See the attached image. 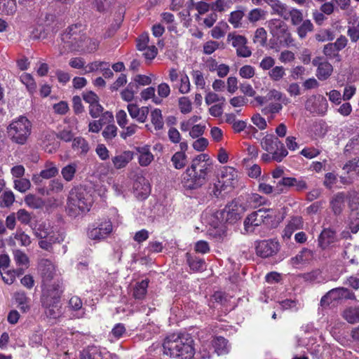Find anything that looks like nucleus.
<instances>
[{
    "label": "nucleus",
    "instance_id": "nucleus-58",
    "mask_svg": "<svg viewBox=\"0 0 359 359\" xmlns=\"http://www.w3.org/2000/svg\"><path fill=\"white\" fill-rule=\"evenodd\" d=\"M267 40V34L264 28L259 27L257 29L253 38V42L259 44L261 46H264Z\"/></svg>",
    "mask_w": 359,
    "mask_h": 359
},
{
    "label": "nucleus",
    "instance_id": "nucleus-15",
    "mask_svg": "<svg viewBox=\"0 0 359 359\" xmlns=\"http://www.w3.org/2000/svg\"><path fill=\"white\" fill-rule=\"evenodd\" d=\"M220 212L226 224H233L241 218L243 208L237 202L231 201Z\"/></svg>",
    "mask_w": 359,
    "mask_h": 359
},
{
    "label": "nucleus",
    "instance_id": "nucleus-21",
    "mask_svg": "<svg viewBox=\"0 0 359 359\" xmlns=\"http://www.w3.org/2000/svg\"><path fill=\"white\" fill-rule=\"evenodd\" d=\"M128 113L132 118L137 120L139 123H144L149 114V108L142 107L139 108L137 104H129L127 106Z\"/></svg>",
    "mask_w": 359,
    "mask_h": 359
},
{
    "label": "nucleus",
    "instance_id": "nucleus-43",
    "mask_svg": "<svg viewBox=\"0 0 359 359\" xmlns=\"http://www.w3.org/2000/svg\"><path fill=\"white\" fill-rule=\"evenodd\" d=\"M273 10V13L277 14L285 20H288L287 16V6L283 4L279 0H276V2L271 6Z\"/></svg>",
    "mask_w": 359,
    "mask_h": 359
},
{
    "label": "nucleus",
    "instance_id": "nucleus-64",
    "mask_svg": "<svg viewBox=\"0 0 359 359\" xmlns=\"http://www.w3.org/2000/svg\"><path fill=\"white\" fill-rule=\"evenodd\" d=\"M188 264L190 268L195 271H202L204 269L205 262L201 258H191L190 257L187 259Z\"/></svg>",
    "mask_w": 359,
    "mask_h": 359
},
{
    "label": "nucleus",
    "instance_id": "nucleus-53",
    "mask_svg": "<svg viewBox=\"0 0 359 359\" xmlns=\"http://www.w3.org/2000/svg\"><path fill=\"white\" fill-rule=\"evenodd\" d=\"M198 20H202V25L206 28H211L218 20V15L213 11H211L205 18L197 17Z\"/></svg>",
    "mask_w": 359,
    "mask_h": 359
},
{
    "label": "nucleus",
    "instance_id": "nucleus-23",
    "mask_svg": "<svg viewBox=\"0 0 359 359\" xmlns=\"http://www.w3.org/2000/svg\"><path fill=\"white\" fill-rule=\"evenodd\" d=\"M134 154L131 151H123L111 158L112 163L116 169L126 168L133 159Z\"/></svg>",
    "mask_w": 359,
    "mask_h": 359
},
{
    "label": "nucleus",
    "instance_id": "nucleus-29",
    "mask_svg": "<svg viewBox=\"0 0 359 359\" xmlns=\"http://www.w3.org/2000/svg\"><path fill=\"white\" fill-rule=\"evenodd\" d=\"M41 273L44 279H51L55 273V266L48 259H41L39 264Z\"/></svg>",
    "mask_w": 359,
    "mask_h": 359
},
{
    "label": "nucleus",
    "instance_id": "nucleus-37",
    "mask_svg": "<svg viewBox=\"0 0 359 359\" xmlns=\"http://www.w3.org/2000/svg\"><path fill=\"white\" fill-rule=\"evenodd\" d=\"M245 15L244 11L242 10H236L231 12L228 18L229 22L235 29L242 27V20Z\"/></svg>",
    "mask_w": 359,
    "mask_h": 359
},
{
    "label": "nucleus",
    "instance_id": "nucleus-39",
    "mask_svg": "<svg viewBox=\"0 0 359 359\" xmlns=\"http://www.w3.org/2000/svg\"><path fill=\"white\" fill-rule=\"evenodd\" d=\"M313 25L310 20H304L297 28V33L301 39H305L308 33L313 31Z\"/></svg>",
    "mask_w": 359,
    "mask_h": 359
},
{
    "label": "nucleus",
    "instance_id": "nucleus-7",
    "mask_svg": "<svg viewBox=\"0 0 359 359\" xmlns=\"http://www.w3.org/2000/svg\"><path fill=\"white\" fill-rule=\"evenodd\" d=\"M32 123L25 116H20L8 127V133L13 142L18 144L26 143L31 134Z\"/></svg>",
    "mask_w": 359,
    "mask_h": 359
},
{
    "label": "nucleus",
    "instance_id": "nucleus-46",
    "mask_svg": "<svg viewBox=\"0 0 359 359\" xmlns=\"http://www.w3.org/2000/svg\"><path fill=\"white\" fill-rule=\"evenodd\" d=\"M266 12L262 8H254L248 14V20L252 23H255L261 20H264Z\"/></svg>",
    "mask_w": 359,
    "mask_h": 359
},
{
    "label": "nucleus",
    "instance_id": "nucleus-50",
    "mask_svg": "<svg viewBox=\"0 0 359 359\" xmlns=\"http://www.w3.org/2000/svg\"><path fill=\"white\" fill-rule=\"evenodd\" d=\"M137 92V86L136 83H130L127 88L123 90L121 93V97L126 102H130L134 98V95Z\"/></svg>",
    "mask_w": 359,
    "mask_h": 359
},
{
    "label": "nucleus",
    "instance_id": "nucleus-56",
    "mask_svg": "<svg viewBox=\"0 0 359 359\" xmlns=\"http://www.w3.org/2000/svg\"><path fill=\"white\" fill-rule=\"evenodd\" d=\"M20 81L25 84L30 93L35 91L36 88V84L31 74L27 73H23L20 76Z\"/></svg>",
    "mask_w": 359,
    "mask_h": 359
},
{
    "label": "nucleus",
    "instance_id": "nucleus-13",
    "mask_svg": "<svg viewBox=\"0 0 359 359\" xmlns=\"http://www.w3.org/2000/svg\"><path fill=\"white\" fill-rule=\"evenodd\" d=\"M328 107L326 98L320 95H313L307 98L305 108L311 113L324 115Z\"/></svg>",
    "mask_w": 359,
    "mask_h": 359
},
{
    "label": "nucleus",
    "instance_id": "nucleus-11",
    "mask_svg": "<svg viewBox=\"0 0 359 359\" xmlns=\"http://www.w3.org/2000/svg\"><path fill=\"white\" fill-rule=\"evenodd\" d=\"M346 156H358V159L354 158L347 163L343 168L348 173L354 171L359 172V135L352 137L346 144L344 149Z\"/></svg>",
    "mask_w": 359,
    "mask_h": 359
},
{
    "label": "nucleus",
    "instance_id": "nucleus-36",
    "mask_svg": "<svg viewBox=\"0 0 359 359\" xmlns=\"http://www.w3.org/2000/svg\"><path fill=\"white\" fill-rule=\"evenodd\" d=\"M149 282L143 280L137 283L133 288V296L136 299H143L147 294Z\"/></svg>",
    "mask_w": 359,
    "mask_h": 359
},
{
    "label": "nucleus",
    "instance_id": "nucleus-48",
    "mask_svg": "<svg viewBox=\"0 0 359 359\" xmlns=\"http://www.w3.org/2000/svg\"><path fill=\"white\" fill-rule=\"evenodd\" d=\"M344 318L349 323L359 322V307L348 308L344 311Z\"/></svg>",
    "mask_w": 359,
    "mask_h": 359
},
{
    "label": "nucleus",
    "instance_id": "nucleus-8",
    "mask_svg": "<svg viewBox=\"0 0 359 359\" xmlns=\"http://www.w3.org/2000/svg\"><path fill=\"white\" fill-rule=\"evenodd\" d=\"M203 219L209 226L207 233L217 241H221L226 234V226L220 210L206 214Z\"/></svg>",
    "mask_w": 359,
    "mask_h": 359
},
{
    "label": "nucleus",
    "instance_id": "nucleus-27",
    "mask_svg": "<svg viewBox=\"0 0 359 359\" xmlns=\"http://www.w3.org/2000/svg\"><path fill=\"white\" fill-rule=\"evenodd\" d=\"M303 221L301 217H293L288 222L283 231V237L290 238L293 232L297 229H302Z\"/></svg>",
    "mask_w": 359,
    "mask_h": 359
},
{
    "label": "nucleus",
    "instance_id": "nucleus-26",
    "mask_svg": "<svg viewBox=\"0 0 359 359\" xmlns=\"http://www.w3.org/2000/svg\"><path fill=\"white\" fill-rule=\"evenodd\" d=\"M336 240V232L331 229H325L318 237V245L323 249L333 243Z\"/></svg>",
    "mask_w": 359,
    "mask_h": 359
},
{
    "label": "nucleus",
    "instance_id": "nucleus-40",
    "mask_svg": "<svg viewBox=\"0 0 359 359\" xmlns=\"http://www.w3.org/2000/svg\"><path fill=\"white\" fill-rule=\"evenodd\" d=\"M69 306L72 310L77 312V318H82L84 316L85 312L80 297L77 296L72 297L69 301Z\"/></svg>",
    "mask_w": 359,
    "mask_h": 359
},
{
    "label": "nucleus",
    "instance_id": "nucleus-10",
    "mask_svg": "<svg viewBox=\"0 0 359 359\" xmlns=\"http://www.w3.org/2000/svg\"><path fill=\"white\" fill-rule=\"evenodd\" d=\"M271 33L287 47L294 46V39L286 25L280 20L273 19L268 22Z\"/></svg>",
    "mask_w": 359,
    "mask_h": 359
},
{
    "label": "nucleus",
    "instance_id": "nucleus-41",
    "mask_svg": "<svg viewBox=\"0 0 359 359\" xmlns=\"http://www.w3.org/2000/svg\"><path fill=\"white\" fill-rule=\"evenodd\" d=\"M103 353L100 347L90 346L83 353L81 359H102Z\"/></svg>",
    "mask_w": 359,
    "mask_h": 359
},
{
    "label": "nucleus",
    "instance_id": "nucleus-30",
    "mask_svg": "<svg viewBox=\"0 0 359 359\" xmlns=\"http://www.w3.org/2000/svg\"><path fill=\"white\" fill-rule=\"evenodd\" d=\"M42 306L45 309L46 316L53 319H56L62 314L60 302H48L47 305L42 304Z\"/></svg>",
    "mask_w": 359,
    "mask_h": 359
},
{
    "label": "nucleus",
    "instance_id": "nucleus-44",
    "mask_svg": "<svg viewBox=\"0 0 359 359\" xmlns=\"http://www.w3.org/2000/svg\"><path fill=\"white\" fill-rule=\"evenodd\" d=\"M25 202L29 207L34 209L41 208L44 205V202L41 198L33 194L26 196Z\"/></svg>",
    "mask_w": 359,
    "mask_h": 359
},
{
    "label": "nucleus",
    "instance_id": "nucleus-38",
    "mask_svg": "<svg viewBox=\"0 0 359 359\" xmlns=\"http://www.w3.org/2000/svg\"><path fill=\"white\" fill-rule=\"evenodd\" d=\"M151 122L156 130H160L163 128L164 122L161 109H155L151 112Z\"/></svg>",
    "mask_w": 359,
    "mask_h": 359
},
{
    "label": "nucleus",
    "instance_id": "nucleus-60",
    "mask_svg": "<svg viewBox=\"0 0 359 359\" xmlns=\"http://www.w3.org/2000/svg\"><path fill=\"white\" fill-rule=\"evenodd\" d=\"M31 187V182L26 178H18L14 180V188L20 192H25Z\"/></svg>",
    "mask_w": 359,
    "mask_h": 359
},
{
    "label": "nucleus",
    "instance_id": "nucleus-20",
    "mask_svg": "<svg viewBox=\"0 0 359 359\" xmlns=\"http://www.w3.org/2000/svg\"><path fill=\"white\" fill-rule=\"evenodd\" d=\"M312 64L317 67L316 76L318 79L324 81L327 79L332 74L333 67L327 61H321V58L316 57L313 60Z\"/></svg>",
    "mask_w": 359,
    "mask_h": 359
},
{
    "label": "nucleus",
    "instance_id": "nucleus-28",
    "mask_svg": "<svg viewBox=\"0 0 359 359\" xmlns=\"http://www.w3.org/2000/svg\"><path fill=\"white\" fill-rule=\"evenodd\" d=\"M237 171L231 168H224L222 174V180L224 184L226 187H234L237 182Z\"/></svg>",
    "mask_w": 359,
    "mask_h": 359
},
{
    "label": "nucleus",
    "instance_id": "nucleus-42",
    "mask_svg": "<svg viewBox=\"0 0 359 359\" xmlns=\"http://www.w3.org/2000/svg\"><path fill=\"white\" fill-rule=\"evenodd\" d=\"M213 346L218 355L225 354L228 352L227 341L222 337H217L213 341Z\"/></svg>",
    "mask_w": 359,
    "mask_h": 359
},
{
    "label": "nucleus",
    "instance_id": "nucleus-52",
    "mask_svg": "<svg viewBox=\"0 0 359 359\" xmlns=\"http://www.w3.org/2000/svg\"><path fill=\"white\" fill-rule=\"evenodd\" d=\"M191 75L196 88L201 90L205 89L206 82L203 72L200 70H193L191 72Z\"/></svg>",
    "mask_w": 359,
    "mask_h": 359
},
{
    "label": "nucleus",
    "instance_id": "nucleus-1",
    "mask_svg": "<svg viewBox=\"0 0 359 359\" xmlns=\"http://www.w3.org/2000/svg\"><path fill=\"white\" fill-rule=\"evenodd\" d=\"M212 172V163L206 154L197 156L186 170L183 186L186 189L193 190L201 187L208 180Z\"/></svg>",
    "mask_w": 359,
    "mask_h": 359
},
{
    "label": "nucleus",
    "instance_id": "nucleus-61",
    "mask_svg": "<svg viewBox=\"0 0 359 359\" xmlns=\"http://www.w3.org/2000/svg\"><path fill=\"white\" fill-rule=\"evenodd\" d=\"M323 53L329 58H337L338 61L340 60L339 50L332 43H327L324 46Z\"/></svg>",
    "mask_w": 359,
    "mask_h": 359
},
{
    "label": "nucleus",
    "instance_id": "nucleus-45",
    "mask_svg": "<svg viewBox=\"0 0 359 359\" xmlns=\"http://www.w3.org/2000/svg\"><path fill=\"white\" fill-rule=\"evenodd\" d=\"M156 90L154 87H149L143 90L140 95L142 99L144 100H148L149 99H152V102L156 104H160L162 102V100L158 97H156L155 95Z\"/></svg>",
    "mask_w": 359,
    "mask_h": 359
},
{
    "label": "nucleus",
    "instance_id": "nucleus-18",
    "mask_svg": "<svg viewBox=\"0 0 359 359\" xmlns=\"http://www.w3.org/2000/svg\"><path fill=\"white\" fill-rule=\"evenodd\" d=\"M62 291V287L60 283H54L48 285L43 290L41 298V304L47 305L48 302H60Z\"/></svg>",
    "mask_w": 359,
    "mask_h": 359
},
{
    "label": "nucleus",
    "instance_id": "nucleus-2",
    "mask_svg": "<svg viewBox=\"0 0 359 359\" xmlns=\"http://www.w3.org/2000/svg\"><path fill=\"white\" fill-rule=\"evenodd\" d=\"M81 25L69 26L61 35V40L65 47L74 51L83 50L91 53L96 50L99 41L96 39H87L83 34H81Z\"/></svg>",
    "mask_w": 359,
    "mask_h": 359
},
{
    "label": "nucleus",
    "instance_id": "nucleus-59",
    "mask_svg": "<svg viewBox=\"0 0 359 359\" xmlns=\"http://www.w3.org/2000/svg\"><path fill=\"white\" fill-rule=\"evenodd\" d=\"M335 36L334 32L330 29H323L319 31L316 35V41L319 42H325L327 41H332Z\"/></svg>",
    "mask_w": 359,
    "mask_h": 359
},
{
    "label": "nucleus",
    "instance_id": "nucleus-6",
    "mask_svg": "<svg viewBox=\"0 0 359 359\" xmlns=\"http://www.w3.org/2000/svg\"><path fill=\"white\" fill-rule=\"evenodd\" d=\"M68 210L73 217L88 212L91 207L90 196L82 187H74L67 199Z\"/></svg>",
    "mask_w": 359,
    "mask_h": 359
},
{
    "label": "nucleus",
    "instance_id": "nucleus-32",
    "mask_svg": "<svg viewBox=\"0 0 359 359\" xmlns=\"http://www.w3.org/2000/svg\"><path fill=\"white\" fill-rule=\"evenodd\" d=\"M16 11V0H0V13L2 15H13Z\"/></svg>",
    "mask_w": 359,
    "mask_h": 359
},
{
    "label": "nucleus",
    "instance_id": "nucleus-63",
    "mask_svg": "<svg viewBox=\"0 0 359 359\" xmlns=\"http://www.w3.org/2000/svg\"><path fill=\"white\" fill-rule=\"evenodd\" d=\"M14 238L20 242L22 246H29L32 243L30 236L22 230H17L14 234Z\"/></svg>",
    "mask_w": 359,
    "mask_h": 359
},
{
    "label": "nucleus",
    "instance_id": "nucleus-14",
    "mask_svg": "<svg viewBox=\"0 0 359 359\" xmlns=\"http://www.w3.org/2000/svg\"><path fill=\"white\" fill-rule=\"evenodd\" d=\"M227 41L230 42L231 46L236 48L238 56L248 57L251 55L252 52L246 45L248 40L244 36L236 34L235 33H229Z\"/></svg>",
    "mask_w": 359,
    "mask_h": 359
},
{
    "label": "nucleus",
    "instance_id": "nucleus-3",
    "mask_svg": "<svg viewBox=\"0 0 359 359\" xmlns=\"http://www.w3.org/2000/svg\"><path fill=\"white\" fill-rule=\"evenodd\" d=\"M191 338L184 339L177 334L168 335L163 344V353L171 358L190 359L194 355Z\"/></svg>",
    "mask_w": 359,
    "mask_h": 359
},
{
    "label": "nucleus",
    "instance_id": "nucleus-54",
    "mask_svg": "<svg viewBox=\"0 0 359 359\" xmlns=\"http://www.w3.org/2000/svg\"><path fill=\"white\" fill-rule=\"evenodd\" d=\"M171 161L176 169H182L186 165L187 156L184 152H176L172 156Z\"/></svg>",
    "mask_w": 359,
    "mask_h": 359
},
{
    "label": "nucleus",
    "instance_id": "nucleus-22",
    "mask_svg": "<svg viewBox=\"0 0 359 359\" xmlns=\"http://www.w3.org/2000/svg\"><path fill=\"white\" fill-rule=\"evenodd\" d=\"M133 189L136 197L141 200L147 198L151 191L149 183L142 177L135 182Z\"/></svg>",
    "mask_w": 359,
    "mask_h": 359
},
{
    "label": "nucleus",
    "instance_id": "nucleus-62",
    "mask_svg": "<svg viewBox=\"0 0 359 359\" xmlns=\"http://www.w3.org/2000/svg\"><path fill=\"white\" fill-rule=\"evenodd\" d=\"M139 127L135 123H131L129 126L126 125L125 128H122V131L120 133V136L122 139L126 140L135 135Z\"/></svg>",
    "mask_w": 359,
    "mask_h": 359
},
{
    "label": "nucleus",
    "instance_id": "nucleus-51",
    "mask_svg": "<svg viewBox=\"0 0 359 359\" xmlns=\"http://www.w3.org/2000/svg\"><path fill=\"white\" fill-rule=\"evenodd\" d=\"M269 76L273 81H280L285 76V69L282 66H275L269 72Z\"/></svg>",
    "mask_w": 359,
    "mask_h": 359
},
{
    "label": "nucleus",
    "instance_id": "nucleus-24",
    "mask_svg": "<svg viewBox=\"0 0 359 359\" xmlns=\"http://www.w3.org/2000/svg\"><path fill=\"white\" fill-rule=\"evenodd\" d=\"M313 257V251L308 248H303L296 256L290 259V264L294 267L306 264L312 260Z\"/></svg>",
    "mask_w": 359,
    "mask_h": 359
},
{
    "label": "nucleus",
    "instance_id": "nucleus-47",
    "mask_svg": "<svg viewBox=\"0 0 359 359\" xmlns=\"http://www.w3.org/2000/svg\"><path fill=\"white\" fill-rule=\"evenodd\" d=\"M287 16L288 19L290 18L292 25L295 26L299 25L304 21L302 12L294 8H292L290 10L287 9Z\"/></svg>",
    "mask_w": 359,
    "mask_h": 359
},
{
    "label": "nucleus",
    "instance_id": "nucleus-4",
    "mask_svg": "<svg viewBox=\"0 0 359 359\" xmlns=\"http://www.w3.org/2000/svg\"><path fill=\"white\" fill-rule=\"evenodd\" d=\"M33 233L39 239V248L48 252H52L53 245L63 242L65 238L62 231L45 222L34 228Z\"/></svg>",
    "mask_w": 359,
    "mask_h": 359
},
{
    "label": "nucleus",
    "instance_id": "nucleus-35",
    "mask_svg": "<svg viewBox=\"0 0 359 359\" xmlns=\"http://www.w3.org/2000/svg\"><path fill=\"white\" fill-rule=\"evenodd\" d=\"M15 300L18 308L23 313H26L30 309L29 299L23 292H18L14 294Z\"/></svg>",
    "mask_w": 359,
    "mask_h": 359
},
{
    "label": "nucleus",
    "instance_id": "nucleus-49",
    "mask_svg": "<svg viewBox=\"0 0 359 359\" xmlns=\"http://www.w3.org/2000/svg\"><path fill=\"white\" fill-rule=\"evenodd\" d=\"M211 4L212 11L215 13H223L231 7V0H215Z\"/></svg>",
    "mask_w": 359,
    "mask_h": 359
},
{
    "label": "nucleus",
    "instance_id": "nucleus-9",
    "mask_svg": "<svg viewBox=\"0 0 359 359\" xmlns=\"http://www.w3.org/2000/svg\"><path fill=\"white\" fill-rule=\"evenodd\" d=\"M262 148L272 154L273 160L281 162L288 154L284 144L273 135H266L261 141Z\"/></svg>",
    "mask_w": 359,
    "mask_h": 359
},
{
    "label": "nucleus",
    "instance_id": "nucleus-17",
    "mask_svg": "<svg viewBox=\"0 0 359 359\" xmlns=\"http://www.w3.org/2000/svg\"><path fill=\"white\" fill-rule=\"evenodd\" d=\"M354 294L347 288L337 287L330 290L320 300L322 306H327L332 301H337L341 299H352Z\"/></svg>",
    "mask_w": 359,
    "mask_h": 359
},
{
    "label": "nucleus",
    "instance_id": "nucleus-25",
    "mask_svg": "<svg viewBox=\"0 0 359 359\" xmlns=\"http://www.w3.org/2000/svg\"><path fill=\"white\" fill-rule=\"evenodd\" d=\"M136 150L139 154L138 162L141 166H147L153 161L154 155L150 151L149 146L138 147Z\"/></svg>",
    "mask_w": 359,
    "mask_h": 359
},
{
    "label": "nucleus",
    "instance_id": "nucleus-55",
    "mask_svg": "<svg viewBox=\"0 0 359 359\" xmlns=\"http://www.w3.org/2000/svg\"><path fill=\"white\" fill-rule=\"evenodd\" d=\"M232 128L235 133H241L245 129H246L245 132L248 133L251 132L256 133L257 132V130L255 127L252 126H247V123L241 120H238L236 123H233Z\"/></svg>",
    "mask_w": 359,
    "mask_h": 359
},
{
    "label": "nucleus",
    "instance_id": "nucleus-31",
    "mask_svg": "<svg viewBox=\"0 0 359 359\" xmlns=\"http://www.w3.org/2000/svg\"><path fill=\"white\" fill-rule=\"evenodd\" d=\"M293 182H295V177H282L275 186V195L287 192L292 187Z\"/></svg>",
    "mask_w": 359,
    "mask_h": 359
},
{
    "label": "nucleus",
    "instance_id": "nucleus-12",
    "mask_svg": "<svg viewBox=\"0 0 359 359\" xmlns=\"http://www.w3.org/2000/svg\"><path fill=\"white\" fill-rule=\"evenodd\" d=\"M280 249L279 243L274 239L262 240L256 242L255 250L257 256L262 258L273 257Z\"/></svg>",
    "mask_w": 359,
    "mask_h": 359
},
{
    "label": "nucleus",
    "instance_id": "nucleus-19",
    "mask_svg": "<svg viewBox=\"0 0 359 359\" xmlns=\"http://www.w3.org/2000/svg\"><path fill=\"white\" fill-rule=\"evenodd\" d=\"M59 172V170L56 165L52 161H47L39 174L32 176V181L34 184H39L41 182L42 179H51L55 177Z\"/></svg>",
    "mask_w": 359,
    "mask_h": 359
},
{
    "label": "nucleus",
    "instance_id": "nucleus-5",
    "mask_svg": "<svg viewBox=\"0 0 359 359\" xmlns=\"http://www.w3.org/2000/svg\"><path fill=\"white\" fill-rule=\"evenodd\" d=\"M278 211L272 208H260L254 211L245 219L244 230L248 233L255 231L257 227L264 224L269 227L275 226Z\"/></svg>",
    "mask_w": 359,
    "mask_h": 359
},
{
    "label": "nucleus",
    "instance_id": "nucleus-33",
    "mask_svg": "<svg viewBox=\"0 0 359 359\" xmlns=\"http://www.w3.org/2000/svg\"><path fill=\"white\" fill-rule=\"evenodd\" d=\"M345 194L341 192L338 193L331 201V207L335 215H339L344 207L345 202Z\"/></svg>",
    "mask_w": 359,
    "mask_h": 359
},
{
    "label": "nucleus",
    "instance_id": "nucleus-57",
    "mask_svg": "<svg viewBox=\"0 0 359 359\" xmlns=\"http://www.w3.org/2000/svg\"><path fill=\"white\" fill-rule=\"evenodd\" d=\"M178 106L180 111L184 114H189L192 110V103L188 97L179 98Z\"/></svg>",
    "mask_w": 359,
    "mask_h": 359
},
{
    "label": "nucleus",
    "instance_id": "nucleus-16",
    "mask_svg": "<svg viewBox=\"0 0 359 359\" xmlns=\"http://www.w3.org/2000/svg\"><path fill=\"white\" fill-rule=\"evenodd\" d=\"M112 224L109 220L92 225L88 228V236L91 240L100 241L107 238L112 231Z\"/></svg>",
    "mask_w": 359,
    "mask_h": 359
},
{
    "label": "nucleus",
    "instance_id": "nucleus-34",
    "mask_svg": "<svg viewBox=\"0 0 359 359\" xmlns=\"http://www.w3.org/2000/svg\"><path fill=\"white\" fill-rule=\"evenodd\" d=\"M78 164L76 162H72L65 167H63L61 170V175L63 179L66 182H71L74 180L75 174L77 171Z\"/></svg>",
    "mask_w": 359,
    "mask_h": 359
}]
</instances>
